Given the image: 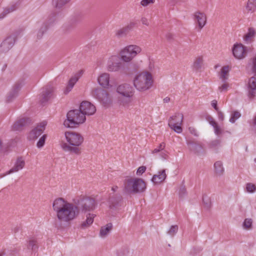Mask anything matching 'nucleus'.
<instances>
[{
  "mask_svg": "<svg viewBox=\"0 0 256 256\" xmlns=\"http://www.w3.org/2000/svg\"><path fill=\"white\" fill-rule=\"evenodd\" d=\"M78 78L76 76H74L70 78V80L68 81V86H66L64 91V92L66 94H68L72 90L75 84L78 80Z\"/></svg>",
  "mask_w": 256,
  "mask_h": 256,
  "instance_id": "c756f323",
  "label": "nucleus"
},
{
  "mask_svg": "<svg viewBox=\"0 0 256 256\" xmlns=\"http://www.w3.org/2000/svg\"><path fill=\"white\" fill-rule=\"evenodd\" d=\"M27 248L28 250H31L34 252L37 250L38 247L36 240L34 238L30 239L28 242Z\"/></svg>",
  "mask_w": 256,
  "mask_h": 256,
  "instance_id": "f704fd0d",
  "label": "nucleus"
},
{
  "mask_svg": "<svg viewBox=\"0 0 256 256\" xmlns=\"http://www.w3.org/2000/svg\"><path fill=\"white\" fill-rule=\"evenodd\" d=\"M256 34V32L254 29L253 28H248V32L245 34L244 37V40L245 42L247 43L251 42Z\"/></svg>",
  "mask_w": 256,
  "mask_h": 256,
  "instance_id": "c85d7f7f",
  "label": "nucleus"
},
{
  "mask_svg": "<svg viewBox=\"0 0 256 256\" xmlns=\"http://www.w3.org/2000/svg\"><path fill=\"white\" fill-rule=\"evenodd\" d=\"M126 64L119 61L116 56H112L108 60L107 70L109 72H118L126 73Z\"/></svg>",
  "mask_w": 256,
  "mask_h": 256,
  "instance_id": "1a4fd4ad",
  "label": "nucleus"
},
{
  "mask_svg": "<svg viewBox=\"0 0 256 256\" xmlns=\"http://www.w3.org/2000/svg\"><path fill=\"white\" fill-rule=\"evenodd\" d=\"M15 41V36L10 35L8 36L0 44V54L8 52L14 46Z\"/></svg>",
  "mask_w": 256,
  "mask_h": 256,
  "instance_id": "ddd939ff",
  "label": "nucleus"
},
{
  "mask_svg": "<svg viewBox=\"0 0 256 256\" xmlns=\"http://www.w3.org/2000/svg\"><path fill=\"white\" fill-rule=\"evenodd\" d=\"M146 188V184L141 178H128L124 182V190L128 193L142 192Z\"/></svg>",
  "mask_w": 256,
  "mask_h": 256,
  "instance_id": "423d86ee",
  "label": "nucleus"
},
{
  "mask_svg": "<svg viewBox=\"0 0 256 256\" xmlns=\"http://www.w3.org/2000/svg\"><path fill=\"white\" fill-rule=\"evenodd\" d=\"M142 52V48L136 45H129L122 50L120 52V60L126 62H130L134 58Z\"/></svg>",
  "mask_w": 256,
  "mask_h": 256,
  "instance_id": "0eeeda50",
  "label": "nucleus"
},
{
  "mask_svg": "<svg viewBox=\"0 0 256 256\" xmlns=\"http://www.w3.org/2000/svg\"><path fill=\"white\" fill-rule=\"evenodd\" d=\"M206 120L208 122H211V121L213 120L214 119L212 116H209L206 118Z\"/></svg>",
  "mask_w": 256,
  "mask_h": 256,
  "instance_id": "338daca9",
  "label": "nucleus"
},
{
  "mask_svg": "<svg viewBox=\"0 0 256 256\" xmlns=\"http://www.w3.org/2000/svg\"><path fill=\"white\" fill-rule=\"evenodd\" d=\"M240 116L241 114L240 112L238 111L232 112L231 114L230 122L232 123H234L235 121Z\"/></svg>",
  "mask_w": 256,
  "mask_h": 256,
  "instance_id": "79ce46f5",
  "label": "nucleus"
},
{
  "mask_svg": "<svg viewBox=\"0 0 256 256\" xmlns=\"http://www.w3.org/2000/svg\"><path fill=\"white\" fill-rule=\"evenodd\" d=\"M242 228L246 230H250L252 228V225H242Z\"/></svg>",
  "mask_w": 256,
  "mask_h": 256,
  "instance_id": "052dcab7",
  "label": "nucleus"
},
{
  "mask_svg": "<svg viewBox=\"0 0 256 256\" xmlns=\"http://www.w3.org/2000/svg\"><path fill=\"white\" fill-rule=\"evenodd\" d=\"M108 204L110 210H118L123 204L122 196L118 194H111L108 200Z\"/></svg>",
  "mask_w": 256,
  "mask_h": 256,
  "instance_id": "9d476101",
  "label": "nucleus"
},
{
  "mask_svg": "<svg viewBox=\"0 0 256 256\" xmlns=\"http://www.w3.org/2000/svg\"><path fill=\"white\" fill-rule=\"evenodd\" d=\"M48 28V24L47 22H44L42 24V26L36 34V36L38 40L40 39L42 37Z\"/></svg>",
  "mask_w": 256,
  "mask_h": 256,
  "instance_id": "2f4dec72",
  "label": "nucleus"
},
{
  "mask_svg": "<svg viewBox=\"0 0 256 256\" xmlns=\"http://www.w3.org/2000/svg\"><path fill=\"white\" fill-rule=\"evenodd\" d=\"M96 218V215L94 214L88 213L86 215V220L82 224H92Z\"/></svg>",
  "mask_w": 256,
  "mask_h": 256,
  "instance_id": "4c0bfd02",
  "label": "nucleus"
},
{
  "mask_svg": "<svg viewBox=\"0 0 256 256\" xmlns=\"http://www.w3.org/2000/svg\"><path fill=\"white\" fill-rule=\"evenodd\" d=\"M32 123L30 118H23L16 121L12 126L13 130H22L25 127L29 126Z\"/></svg>",
  "mask_w": 256,
  "mask_h": 256,
  "instance_id": "f3484780",
  "label": "nucleus"
},
{
  "mask_svg": "<svg viewBox=\"0 0 256 256\" xmlns=\"http://www.w3.org/2000/svg\"><path fill=\"white\" fill-rule=\"evenodd\" d=\"M166 146V144L164 142H162L161 144H160V145L158 146V148H154L152 151V154H156V153H158L159 152H162L164 148Z\"/></svg>",
  "mask_w": 256,
  "mask_h": 256,
  "instance_id": "49530a36",
  "label": "nucleus"
},
{
  "mask_svg": "<svg viewBox=\"0 0 256 256\" xmlns=\"http://www.w3.org/2000/svg\"><path fill=\"white\" fill-rule=\"evenodd\" d=\"M136 25V22L131 21L127 25L118 30L116 32V36L119 38L126 36L130 31L133 30Z\"/></svg>",
  "mask_w": 256,
  "mask_h": 256,
  "instance_id": "4468645a",
  "label": "nucleus"
},
{
  "mask_svg": "<svg viewBox=\"0 0 256 256\" xmlns=\"http://www.w3.org/2000/svg\"><path fill=\"white\" fill-rule=\"evenodd\" d=\"M188 130L190 132L195 136H198V134L197 132L196 129L193 126H190L188 128Z\"/></svg>",
  "mask_w": 256,
  "mask_h": 256,
  "instance_id": "603ef678",
  "label": "nucleus"
},
{
  "mask_svg": "<svg viewBox=\"0 0 256 256\" xmlns=\"http://www.w3.org/2000/svg\"><path fill=\"white\" fill-rule=\"evenodd\" d=\"M17 6L16 4H13L10 6L5 8L4 11L0 14V19L3 18L7 14L12 12L16 10Z\"/></svg>",
  "mask_w": 256,
  "mask_h": 256,
  "instance_id": "72a5a7b5",
  "label": "nucleus"
},
{
  "mask_svg": "<svg viewBox=\"0 0 256 256\" xmlns=\"http://www.w3.org/2000/svg\"><path fill=\"white\" fill-rule=\"evenodd\" d=\"M153 82L152 76L148 72H144L136 75L134 80V86L137 90L140 92L150 89Z\"/></svg>",
  "mask_w": 256,
  "mask_h": 256,
  "instance_id": "20e7f679",
  "label": "nucleus"
},
{
  "mask_svg": "<svg viewBox=\"0 0 256 256\" xmlns=\"http://www.w3.org/2000/svg\"><path fill=\"white\" fill-rule=\"evenodd\" d=\"M46 124L44 122H42L35 128L33 129L30 134V138H36L38 137L44 131Z\"/></svg>",
  "mask_w": 256,
  "mask_h": 256,
  "instance_id": "412c9836",
  "label": "nucleus"
},
{
  "mask_svg": "<svg viewBox=\"0 0 256 256\" xmlns=\"http://www.w3.org/2000/svg\"><path fill=\"white\" fill-rule=\"evenodd\" d=\"M128 250L124 248L116 251V256H128Z\"/></svg>",
  "mask_w": 256,
  "mask_h": 256,
  "instance_id": "c03bdc74",
  "label": "nucleus"
},
{
  "mask_svg": "<svg viewBox=\"0 0 256 256\" xmlns=\"http://www.w3.org/2000/svg\"><path fill=\"white\" fill-rule=\"evenodd\" d=\"M228 86H229V85L228 84L224 83V84H222L220 86H219L218 90L220 92L226 91Z\"/></svg>",
  "mask_w": 256,
  "mask_h": 256,
  "instance_id": "3c124183",
  "label": "nucleus"
},
{
  "mask_svg": "<svg viewBox=\"0 0 256 256\" xmlns=\"http://www.w3.org/2000/svg\"><path fill=\"white\" fill-rule=\"evenodd\" d=\"M210 124V125H212L213 127L216 126V125H218L217 123L214 120H213L211 121V122H209Z\"/></svg>",
  "mask_w": 256,
  "mask_h": 256,
  "instance_id": "69168bd1",
  "label": "nucleus"
},
{
  "mask_svg": "<svg viewBox=\"0 0 256 256\" xmlns=\"http://www.w3.org/2000/svg\"><path fill=\"white\" fill-rule=\"evenodd\" d=\"M220 140H214L210 143L209 145L210 148H215L220 144Z\"/></svg>",
  "mask_w": 256,
  "mask_h": 256,
  "instance_id": "de8ad7c7",
  "label": "nucleus"
},
{
  "mask_svg": "<svg viewBox=\"0 0 256 256\" xmlns=\"http://www.w3.org/2000/svg\"><path fill=\"white\" fill-rule=\"evenodd\" d=\"M166 38L169 42H172L174 40V35L171 33H168L166 34Z\"/></svg>",
  "mask_w": 256,
  "mask_h": 256,
  "instance_id": "6e6d98bb",
  "label": "nucleus"
},
{
  "mask_svg": "<svg viewBox=\"0 0 256 256\" xmlns=\"http://www.w3.org/2000/svg\"><path fill=\"white\" fill-rule=\"evenodd\" d=\"M22 86V84L20 82H17L14 85L6 96V102H11L18 96V91L20 90Z\"/></svg>",
  "mask_w": 256,
  "mask_h": 256,
  "instance_id": "6ab92c4d",
  "label": "nucleus"
},
{
  "mask_svg": "<svg viewBox=\"0 0 256 256\" xmlns=\"http://www.w3.org/2000/svg\"><path fill=\"white\" fill-rule=\"evenodd\" d=\"M184 116L180 113H176L170 116L168 120V123L174 122L176 124H182L183 122Z\"/></svg>",
  "mask_w": 256,
  "mask_h": 256,
  "instance_id": "a878e982",
  "label": "nucleus"
},
{
  "mask_svg": "<svg viewBox=\"0 0 256 256\" xmlns=\"http://www.w3.org/2000/svg\"><path fill=\"white\" fill-rule=\"evenodd\" d=\"M246 9L248 12H254L256 10V3L252 0H248L246 6Z\"/></svg>",
  "mask_w": 256,
  "mask_h": 256,
  "instance_id": "e433bc0d",
  "label": "nucleus"
},
{
  "mask_svg": "<svg viewBox=\"0 0 256 256\" xmlns=\"http://www.w3.org/2000/svg\"><path fill=\"white\" fill-rule=\"evenodd\" d=\"M248 96L252 98L254 96L256 92V78L252 77L248 83Z\"/></svg>",
  "mask_w": 256,
  "mask_h": 256,
  "instance_id": "5701e85b",
  "label": "nucleus"
},
{
  "mask_svg": "<svg viewBox=\"0 0 256 256\" xmlns=\"http://www.w3.org/2000/svg\"><path fill=\"white\" fill-rule=\"evenodd\" d=\"M46 135L44 134L38 140L36 144V146L38 148H42L44 144Z\"/></svg>",
  "mask_w": 256,
  "mask_h": 256,
  "instance_id": "a18cd8bd",
  "label": "nucleus"
},
{
  "mask_svg": "<svg viewBox=\"0 0 256 256\" xmlns=\"http://www.w3.org/2000/svg\"><path fill=\"white\" fill-rule=\"evenodd\" d=\"M168 125L172 130L178 134H180L182 132V128L181 126L182 124H176V123L170 122L168 124Z\"/></svg>",
  "mask_w": 256,
  "mask_h": 256,
  "instance_id": "c9c22d12",
  "label": "nucleus"
},
{
  "mask_svg": "<svg viewBox=\"0 0 256 256\" xmlns=\"http://www.w3.org/2000/svg\"><path fill=\"white\" fill-rule=\"evenodd\" d=\"M79 108L85 116L86 115H92L96 111L95 106L88 101L82 102L80 104Z\"/></svg>",
  "mask_w": 256,
  "mask_h": 256,
  "instance_id": "2eb2a0df",
  "label": "nucleus"
},
{
  "mask_svg": "<svg viewBox=\"0 0 256 256\" xmlns=\"http://www.w3.org/2000/svg\"><path fill=\"white\" fill-rule=\"evenodd\" d=\"M186 144L188 146V150L195 154H199L202 150V144L191 139L186 140Z\"/></svg>",
  "mask_w": 256,
  "mask_h": 256,
  "instance_id": "a211bd4d",
  "label": "nucleus"
},
{
  "mask_svg": "<svg viewBox=\"0 0 256 256\" xmlns=\"http://www.w3.org/2000/svg\"><path fill=\"white\" fill-rule=\"evenodd\" d=\"M118 102L122 106L128 104L132 102L134 94V90L132 86L128 84H122L116 88Z\"/></svg>",
  "mask_w": 256,
  "mask_h": 256,
  "instance_id": "7ed1b4c3",
  "label": "nucleus"
},
{
  "mask_svg": "<svg viewBox=\"0 0 256 256\" xmlns=\"http://www.w3.org/2000/svg\"><path fill=\"white\" fill-rule=\"evenodd\" d=\"M212 106L216 111L219 110L218 107L217 106V101L216 100H213L212 102Z\"/></svg>",
  "mask_w": 256,
  "mask_h": 256,
  "instance_id": "680f3d73",
  "label": "nucleus"
},
{
  "mask_svg": "<svg viewBox=\"0 0 256 256\" xmlns=\"http://www.w3.org/2000/svg\"><path fill=\"white\" fill-rule=\"evenodd\" d=\"M154 0H142L140 4L143 6H146L150 4H154Z\"/></svg>",
  "mask_w": 256,
  "mask_h": 256,
  "instance_id": "8fccbe9b",
  "label": "nucleus"
},
{
  "mask_svg": "<svg viewBox=\"0 0 256 256\" xmlns=\"http://www.w3.org/2000/svg\"><path fill=\"white\" fill-rule=\"evenodd\" d=\"M66 118L64 122V125L68 128H76L80 124H83L86 120V116L80 109L70 110L67 114Z\"/></svg>",
  "mask_w": 256,
  "mask_h": 256,
  "instance_id": "39448f33",
  "label": "nucleus"
},
{
  "mask_svg": "<svg viewBox=\"0 0 256 256\" xmlns=\"http://www.w3.org/2000/svg\"><path fill=\"white\" fill-rule=\"evenodd\" d=\"M112 229V225H104L101 226L100 230V236L102 238H106Z\"/></svg>",
  "mask_w": 256,
  "mask_h": 256,
  "instance_id": "bb28decb",
  "label": "nucleus"
},
{
  "mask_svg": "<svg viewBox=\"0 0 256 256\" xmlns=\"http://www.w3.org/2000/svg\"><path fill=\"white\" fill-rule=\"evenodd\" d=\"M64 136L67 143L63 142L61 144L62 150L70 154H80L81 153L80 146L84 140L83 136L78 133L72 132H66Z\"/></svg>",
  "mask_w": 256,
  "mask_h": 256,
  "instance_id": "f03ea898",
  "label": "nucleus"
},
{
  "mask_svg": "<svg viewBox=\"0 0 256 256\" xmlns=\"http://www.w3.org/2000/svg\"><path fill=\"white\" fill-rule=\"evenodd\" d=\"M229 70L230 68L228 66H224L221 68L220 78L224 82L228 79Z\"/></svg>",
  "mask_w": 256,
  "mask_h": 256,
  "instance_id": "473e14b6",
  "label": "nucleus"
},
{
  "mask_svg": "<svg viewBox=\"0 0 256 256\" xmlns=\"http://www.w3.org/2000/svg\"><path fill=\"white\" fill-rule=\"evenodd\" d=\"M166 178L165 170L159 171L158 174H154L152 178V182L154 184H158L163 182Z\"/></svg>",
  "mask_w": 256,
  "mask_h": 256,
  "instance_id": "4be33fe9",
  "label": "nucleus"
},
{
  "mask_svg": "<svg viewBox=\"0 0 256 256\" xmlns=\"http://www.w3.org/2000/svg\"><path fill=\"white\" fill-rule=\"evenodd\" d=\"M160 156L161 158L163 159H167L168 158V156L165 152L162 151L160 152Z\"/></svg>",
  "mask_w": 256,
  "mask_h": 256,
  "instance_id": "e2e57ef3",
  "label": "nucleus"
},
{
  "mask_svg": "<svg viewBox=\"0 0 256 256\" xmlns=\"http://www.w3.org/2000/svg\"><path fill=\"white\" fill-rule=\"evenodd\" d=\"M186 194V188L185 186H181L179 190V196L180 198H183Z\"/></svg>",
  "mask_w": 256,
  "mask_h": 256,
  "instance_id": "09e8293b",
  "label": "nucleus"
},
{
  "mask_svg": "<svg viewBox=\"0 0 256 256\" xmlns=\"http://www.w3.org/2000/svg\"><path fill=\"white\" fill-rule=\"evenodd\" d=\"M246 190L248 192L254 193L256 191V186L250 182L247 183L246 186Z\"/></svg>",
  "mask_w": 256,
  "mask_h": 256,
  "instance_id": "a19ab883",
  "label": "nucleus"
},
{
  "mask_svg": "<svg viewBox=\"0 0 256 256\" xmlns=\"http://www.w3.org/2000/svg\"><path fill=\"white\" fill-rule=\"evenodd\" d=\"M98 81L102 87L106 88L109 85L110 74L108 73L102 74L98 77Z\"/></svg>",
  "mask_w": 256,
  "mask_h": 256,
  "instance_id": "393cba45",
  "label": "nucleus"
},
{
  "mask_svg": "<svg viewBox=\"0 0 256 256\" xmlns=\"http://www.w3.org/2000/svg\"><path fill=\"white\" fill-rule=\"evenodd\" d=\"M146 170V167L144 166H141L138 168L137 170L136 174L138 176L142 174L144 172H145Z\"/></svg>",
  "mask_w": 256,
  "mask_h": 256,
  "instance_id": "864d4df0",
  "label": "nucleus"
},
{
  "mask_svg": "<svg viewBox=\"0 0 256 256\" xmlns=\"http://www.w3.org/2000/svg\"><path fill=\"white\" fill-rule=\"evenodd\" d=\"M210 198L206 194H204L202 196V202L204 205V207L206 210H209L211 206V202L210 200Z\"/></svg>",
  "mask_w": 256,
  "mask_h": 256,
  "instance_id": "58836bf2",
  "label": "nucleus"
},
{
  "mask_svg": "<svg viewBox=\"0 0 256 256\" xmlns=\"http://www.w3.org/2000/svg\"><path fill=\"white\" fill-rule=\"evenodd\" d=\"M194 20L198 24V30L200 31L206 23V16L204 12L197 11L194 14Z\"/></svg>",
  "mask_w": 256,
  "mask_h": 256,
  "instance_id": "dca6fc26",
  "label": "nucleus"
},
{
  "mask_svg": "<svg viewBox=\"0 0 256 256\" xmlns=\"http://www.w3.org/2000/svg\"><path fill=\"white\" fill-rule=\"evenodd\" d=\"M217 112H218V119L222 121L224 120V115L223 113L222 112L220 111L219 110H218V111H217Z\"/></svg>",
  "mask_w": 256,
  "mask_h": 256,
  "instance_id": "bf43d9fd",
  "label": "nucleus"
},
{
  "mask_svg": "<svg viewBox=\"0 0 256 256\" xmlns=\"http://www.w3.org/2000/svg\"><path fill=\"white\" fill-rule=\"evenodd\" d=\"M252 222L253 220L252 218H246L245 219L242 224H252Z\"/></svg>",
  "mask_w": 256,
  "mask_h": 256,
  "instance_id": "0e129e2a",
  "label": "nucleus"
},
{
  "mask_svg": "<svg viewBox=\"0 0 256 256\" xmlns=\"http://www.w3.org/2000/svg\"><path fill=\"white\" fill-rule=\"evenodd\" d=\"M92 96L104 106L109 105L112 102V98L109 93L101 88L94 89L92 92Z\"/></svg>",
  "mask_w": 256,
  "mask_h": 256,
  "instance_id": "6e6552de",
  "label": "nucleus"
},
{
  "mask_svg": "<svg viewBox=\"0 0 256 256\" xmlns=\"http://www.w3.org/2000/svg\"><path fill=\"white\" fill-rule=\"evenodd\" d=\"M251 72L256 74V56L252 60V62H250L248 66Z\"/></svg>",
  "mask_w": 256,
  "mask_h": 256,
  "instance_id": "ea45409f",
  "label": "nucleus"
},
{
  "mask_svg": "<svg viewBox=\"0 0 256 256\" xmlns=\"http://www.w3.org/2000/svg\"><path fill=\"white\" fill-rule=\"evenodd\" d=\"M214 172L217 176H220L224 172V168L221 161H217L214 164Z\"/></svg>",
  "mask_w": 256,
  "mask_h": 256,
  "instance_id": "cd10ccee",
  "label": "nucleus"
},
{
  "mask_svg": "<svg viewBox=\"0 0 256 256\" xmlns=\"http://www.w3.org/2000/svg\"><path fill=\"white\" fill-rule=\"evenodd\" d=\"M234 56L237 59L244 58L247 55V48L242 44H236L234 45L232 49Z\"/></svg>",
  "mask_w": 256,
  "mask_h": 256,
  "instance_id": "f8f14e48",
  "label": "nucleus"
},
{
  "mask_svg": "<svg viewBox=\"0 0 256 256\" xmlns=\"http://www.w3.org/2000/svg\"><path fill=\"white\" fill-rule=\"evenodd\" d=\"M25 166V161L22 157L18 158L14 166L8 171L6 174H9L13 172H17L22 170Z\"/></svg>",
  "mask_w": 256,
  "mask_h": 256,
  "instance_id": "aec40b11",
  "label": "nucleus"
},
{
  "mask_svg": "<svg viewBox=\"0 0 256 256\" xmlns=\"http://www.w3.org/2000/svg\"><path fill=\"white\" fill-rule=\"evenodd\" d=\"M178 229V225H171L167 233L172 236L177 232Z\"/></svg>",
  "mask_w": 256,
  "mask_h": 256,
  "instance_id": "37998d69",
  "label": "nucleus"
},
{
  "mask_svg": "<svg viewBox=\"0 0 256 256\" xmlns=\"http://www.w3.org/2000/svg\"><path fill=\"white\" fill-rule=\"evenodd\" d=\"M54 92V87L51 84H48L44 87L40 97V102L44 104L48 102L52 97Z\"/></svg>",
  "mask_w": 256,
  "mask_h": 256,
  "instance_id": "9b49d317",
  "label": "nucleus"
},
{
  "mask_svg": "<svg viewBox=\"0 0 256 256\" xmlns=\"http://www.w3.org/2000/svg\"><path fill=\"white\" fill-rule=\"evenodd\" d=\"M214 133L216 135H220V134H222V130L218 125H216V126H214Z\"/></svg>",
  "mask_w": 256,
  "mask_h": 256,
  "instance_id": "5fc2aeb1",
  "label": "nucleus"
},
{
  "mask_svg": "<svg viewBox=\"0 0 256 256\" xmlns=\"http://www.w3.org/2000/svg\"><path fill=\"white\" fill-rule=\"evenodd\" d=\"M96 205L93 198L81 194L74 198L72 202L62 198H56L52 202V208L60 222H70L78 216L80 211L82 212L92 211Z\"/></svg>",
  "mask_w": 256,
  "mask_h": 256,
  "instance_id": "f257e3e1",
  "label": "nucleus"
},
{
  "mask_svg": "<svg viewBox=\"0 0 256 256\" xmlns=\"http://www.w3.org/2000/svg\"><path fill=\"white\" fill-rule=\"evenodd\" d=\"M141 22L144 25L148 26L150 24L148 18H146V17H142L141 18Z\"/></svg>",
  "mask_w": 256,
  "mask_h": 256,
  "instance_id": "4d7b16f0",
  "label": "nucleus"
},
{
  "mask_svg": "<svg viewBox=\"0 0 256 256\" xmlns=\"http://www.w3.org/2000/svg\"><path fill=\"white\" fill-rule=\"evenodd\" d=\"M164 102L165 103L168 102L170 101V98L169 97H166L164 100Z\"/></svg>",
  "mask_w": 256,
  "mask_h": 256,
  "instance_id": "774afa93",
  "label": "nucleus"
},
{
  "mask_svg": "<svg viewBox=\"0 0 256 256\" xmlns=\"http://www.w3.org/2000/svg\"><path fill=\"white\" fill-rule=\"evenodd\" d=\"M56 15L54 14H52L50 16V18H48V21L50 23H52L56 20Z\"/></svg>",
  "mask_w": 256,
  "mask_h": 256,
  "instance_id": "13d9d810",
  "label": "nucleus"
},
{
  "mask_svg": "<svg viewBox=\"0 0 256 256\" xmlns=\"http://www.w3.org/2000/svg\"><path fill=\"white\" fill-rule=\"evenodd\" d=\"M204 66V58L202 56H198L195 58L193 64L192 68L196 71L200 70Z\"/></svg>",
  "mask_w": 256,
  "mask_h": 256,
  "instance_id": "b1692460",
  "label": "nucleus"
},
{
  "mask_svg": "<svg viewBox=\"0 0 256 256\" xmlns=\"http://www.w3.org/2000/svg\"><path fill=\"white\" fill-rule=\"evenodd\" d=\"M71 0H52L53 6L57 9H60Z\"/></svg>",
  "mask_w": 256,
  "mask_h": 256,
  "instance_id": "7c9ffc66",
  "label": "nucleus"
}]
</instances>
